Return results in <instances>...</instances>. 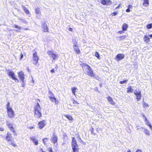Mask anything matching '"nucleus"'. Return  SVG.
Instances as JSON below:
<instances>
[{"label":"nucleus","mask_w":152,"mask_h":152,"mask_svg":"<svg viewBox=\"0 0 152 152\" xmlns=\"http://www.w3.org/2000/svg\"><path fill=\"white\" fill-rule=\"evenodd\" d=\"M80 65L82 67L83 71L85 74L91 77L94 76L91 68L88 65L85 63H82L80 64Z\"/></svg>","instance_id":"1"},{"label":"nucleus","mask_w":152,"mask_h":152,"mask_svg":"<svg viewBox=\"0 0 152 152\" xmlns=\"http://www.w3.org/2000/svg\"><path fill=\"white\" fill-rule=\"evenodd\" d=\"M41 108L39 104L37 102L34 107V114L35 117L40 118L42 116L41 110Z\"/></svg>","instance_id":"2"},{"label":"nucleus","mask_w":152,"mask_h":152,"mask_svg":"<svg viewBox=\"0 0 152 152\" xmlns=\"http://www.w3.org/2000/svg\"><path fill=\"white\" fill-rule=\"evenodd\" d=\"M10 104L9 102H7L6 108L7 110V115L10 118H12L15 115V113L12 109L10 107Z\"/></svg>","instance_id":"3"},{"label":"nucleus","mask_w":152,"mask_h":152,"mask_svg":"<svg viewBox=\"0 0 152 152\" xmlns=\"http://www.w3.org/2000/svg\"><path fill=\"white\" fill-rule=\"evenodd\" d=\"M5 139L8 142H11L10 144L14 147L17 146L16 144L13 141L11 133L10 132H7L5 136Z\"/></svg>","instance_id":"4"},{"label":"nucleus","mask_w":152,"mask_h":152,"mask_svg":"<svg viewBox=\"0 0 152 152\" xmlns=\"http://www.w3.org/2000/svg\"><path fill=\"white\" fill-rule=\"evenodd\" d=\"M71 146L72 149V152H79L78 145L75 138L74 137H72Z\"/></svg>","instance_id":"5"},{"label":"nucleus","mask_w":152,"mask_h":152,"mask_svg":"<svg viewBox=\"0 0 152 152\" xmlns=\"http://www.w3.org/2000/svg\"><path fill=\"white\" fill-rule=\"evenodd\" d=\"M48 93L49 95V98L50 100L52 102H54L56 104H58L59 103V101L55 97L52 92L51 91H49Z\"/></svg>","instance_id":"6"},{"label":"nucleus","mask_w":152,"mask_h":152,"mask_svg":"<svg viewBox=\"0 0 152 152\" xmlns=\"http://www.w3.org/2000/svg\"><path fill=\"white\" fill-rule=\"evenodd\" d=\"M73 48L76 54H79L81 53V51L78 48L77 42L76 41L74 42Z\"/></svg>","instance_id":"7"},{"label":"nucleus","mask_w":152,"mask_h":152,"mask_svg":"<svg viewBox=\"0 0 152 152\" xmlns=\"http://www.w3.org/2000/svg\"><path fill=\"white\" fill-rule=\"evenodd\" d=\"M6 124L10 131L13 132L14 134L15 135H17V134L16 132V131L15 130L12 124L8 121H7Z\"/></svg>","instance_id":"8"},{"label":"nucleus","mask_w":152,"mask_h":152,"mask_svg":"<svg viewBox=\"0 0 152 152\" xmlns=\"http://www.w3.org/2000/svg\"><path fill=\"white\" fill-rule=\"evenodd\" d=\"M48 55L51 57L53 60H57L58 58V56L57 54L53 53L52 51L48 50L47 52Z\"/></svg>","instance_id":"9"},{"label":"nucleus","mask_w":152,"mask_h":152,"mask_svg":"<svg viewBox=\"0 0 152 152\" xmlns=\"http://www.w3.org/2000/svg\"><path fill=\"white\" fill-rule=\"evenodd\" d=\"M39 58L36 52H35L33 54L32 61L33 64H37L38 62Z\"/></svg>","instance_id":"10"},{"label":"nucleus","mask_w":152,"mask_h":152,"mask_svg":"<svg viewBox=\"0 0 152 152\" xmlns=\"http://www.w3.org/2000/svg\"><path fill=\"white\" fill-rule=\"evenodd\" d=\"M7 75L11 77L12 79L14 80L15 82L17 83L19 82V80L16 77V76L14 72L11 71H10L8 72Z\"/></svg>","instance_id":"11"},{"label":"nucleus","mask_w":152,"mask_h":152,"mask_svg":"<svg viewBox=\"0 0 152 152\" xmlns=\"http://www.w3.org/2000/svg\"><path fill=\"white\" fill-rule=\"evenodd\" d=\"M134 94L136 96L137 101H139L141 97V91L139 90H135L134 91Z\"/></svg>","instance_id":"12"},{"label":"nucleus","mask_w":152,"mask_h":152,"mask_svg":"<svg viewBox=\"0 0 152 152\" xmlns=\"http://www.w3.org/2000/svg\"><path fill=\"white\" fill-rule=\"evenodd\" d=\"M38 125L40 129H42L46 125L45 121V120H42L39 121L38 122Z\"/></svg>","instance_id":"13"},{"label":"nucleus","mask_w":152,"mask_h":152,"mask_svg":"<svg viewBox=\"0 0 152 152\" xmlns=\"http://www.w3.org/2000/svg\"><path fill=\"white\" fill-rule=\"evenodd\" d=\"M18 75L19 79L24 83L25 79V75L24 73L22 71H20L18 72Z\"/></svg>","instance_id":"14"},{"label":"nucleus","mask_w":152,"mask_h":152,"mask_svg":"<svg viewBox=\"0 0 152 152\" xmlns=\"http://www.w3.org/2000/svg\"><path fill=\"white\" fill-rule=\"evenodd\" d=\"M51 142L54 144H55L57 143L58 142V137L54 133L53 134V136L51 137Z\"/></svg>","instance_id":"15"},{"label":"nucleus","mask_w":152,"mask_h":152,"mask_svg":"<svg viewBox=\"0 0 152 152\" xmlns=\"http://www.w3.org/2000/svg\"><path fill=\"white\" fill-rule=\"evenodd\" d=\"M101 3L103 5H109L112 4V2L109 0H101Z\"/></svg>","instance_id":"16"},{"label":"nucleus","mask_w":152,"mask_h":152,"mask_svg":"<svg viewBox=\"0 0 152 152\" xmlns=\"http://www.w3.org/2000/svg\"><path fill=\"white\" fill-rule=\"evenodd\" d=\"M124 57V55L123 54H118L116 56L115 59L117 61H120Z\"/></svg>","instance_id":"17"},{"label":"nucleus","mask_w":152,"mask_h":152,"mask_svg":"<svg viewBox=\"0 0 152 152\" xmlns=\"http://www.w3.org/2000/svg\"><path fill=\"white\" fill-rule=\"evenodd\" d=\"M42 27L44 32H48V27L47 26V25L45 22H44L42 23Z\"/></svg>","instance_id":"18"},{"label":"nucleus","mask_w":152,"mask_h":152,"mask_svg":"<svg viewBox=\"0 0 152 152\" xmlns=\"http://www.w3.org/2000/svg\"><path fill=\"white\" fill-rule=\"evenodd\" d=\"M107 99L110 102V103L112 105H114L115 104V102L113 100L111 97L110 96H109L107 98Z\"/></svg>","instance_id":"19"},{"label":"nucleus","mask_w":152,"mask_h":152,"mask_svg":"<svg viewBox=\"0 0 152 152\" xmlns=\"http://www.w3.org/2000/svg\"><path fill=\"white\" fill-rule=\"evenodd\" d=\"M30 140H32L34 143V144L35 145H37L38 144V141L36 140V139L33 137H31L30 138Z\"/></svg>","instance_id":"20"},{"label":"nucleus","mask_w":152,"mask_h":152,"mask_svg":"<svg viewBox=\"0 0 152 152\" xmlns=\"http://www.w3.org/2000/svg\"><path fill=\"white\" fill-rule=\"evenodd\" d=\"M77 90V88L76 87H73L71 88V90L72 93L73 95L76 96V92Z\"/></svg>","instance_id":"21"},{"label":"nucleus","mask_w":152,"mask_h":152,"mask_svg":"<svg viewBox=\"0 0 152 152\" xmlns=\"http://www.w3.org/2000/svg\"><path fill=\"white\" fill-rule=\"evenodd\" d=\"M145 121L146 124L149 127L150 129L151 130L152 129V126L150 124L149 121L147 119V120H145Z\"/></svg>","instance_id":"22"},{"label":"nucleus","mask_w":152,"mask_h":152,"mask_svg":"<svg viewBox=\"0 0 152 152\" xmlns=\"http://www.w3.org/2000/svg\"><path fill=\"white\" fill-rule=\"evenodd\" d=\"M133 91V90L132 89L131 86H129L127 88V92L128 93H132Z\"/></svg>","instance_id":"23"},{"label":"nucleus","mask_w":152,"mask_h":152,"mask_svg":"<svg viewBox=\"0 0 152 152\" xmlns=\"http://www.w3.org/2000/svg\"><path fill=\"white\" fill-rule=\"evenodd\" d=\"M127 37V36L126 35H124L121 36H119L117 37V38H119V40L121 41V40H123L124 39H125Z\"/></svg>","instance_id":"24"},{"label":"nucleus","mask_w":152,"mask_h":152,"mask_svg":"<svg viewBox=\"0 0 152 152\" xmlns=\"http://www.w3.org/2000/svg\"><path fill=\"white\" fill-rule=\"evenodd\" d=\"M128 28V25L126 24H123L122 26V29L123 31H125Z\"/></svg>","instance_id":"25"},{"label":"nucleus","mask_w":152,"mask_h":152,"mask_svg":"<svg viewBox=\"0 0 152 152\" xmlns=\"http://www.w3.org/2000/svg\"><path fill=\"white\" fill-rule=\"evenodd\" d=\"M140 129H143L144 130V132L147 135H149L150 134L149 131L148 129H145L144 128L141 127Z\"/></svg>","instance_id":"26"},{"label":"nucleus","mask_w":152,"mask_h":152,"mask_svg":"<svg viewBox=\"0 0 152 152\" xmlns=\"http://www.w3.org/2000/svg\"><path fill=\"white\" fill-rule=\"evenodd\" d=\"M72 100V102L73 106H76L77 105L79 104V103L77 101L75 100L74 99H73Z\"/></svg>","instance_id":"27"},{"label":"nucleus","mask_w":152,"mask_h":152,"mask_svg":"<svg viewBox=\"0 0 152 152\" xmlns=\"http://www.w3.org/2000/svg\"><path fill=\"white\" fill-rule=\"evenodd\" d=\"M23 8L26 13L27 14H29L30 13L29 10L25 7L23 6Z\"/></svg>","instance_id":"28"},{"label":"nucleus","mask_w":152,"mask_h":152,"mask_svg":"<svg viewBox=\"0 0 152 152\" xmlns=\"http://www.w3.org/2000/svg\"><path fill=\"white\" fill-rule=\"evenodd\" d=\"M35 12L37 14H38L41 13L40 9L39 7H37L35 9Z\"/></svg>","instance_id":"29"},{"label":"nucleus","mask_w":152,"mask_h":152,"mask_svg":"<svg viewBox=\"0 0 152 152\" xmlns=\"http://www.w3.org/2000/svg\"><path fill=\"white\" fill-rule=\"evenodd\" d=\"M148 0H144V2L143 4V5L145 7H147L148 6Z\"/></svg>","instance_id":"30"},{"label":"nucleus","mask_w":152,"mask_h":152,"mask_svg":"<svg viewBox=\"0 0 152 152\" xmlns=\"http://www.w3.org/2000/svg\"><path fill=\"white\" fill-rule=\"evenodd\" d=\"M64 116L69 120L72 121L73 120V118L70 115H65Z\"/></svg>","instance_id":"31"},{"label":"nucleus","mask_w":152,"mask_h":152,"mask_svg":"<svg viewBox=\"0 0 152 152\" xmlns=\"http://www.w3.org/2000/svg\"><path fill=\"white\" fill-rule=\"evenodd\" d=\"M144 39L145 41L147 43H148V42L150 41V38L148 37L147 36H145L144 37Z\"/></svg>","instance_id":"32"},{"label":"nucleus","mask_w":152,"mask_h":152,"mask_svg":"<svg viewBox=\"0 0 152 152\" xmlns=\"http://www.w3.org/2000/svg\"><path fill=\"white\" fill-rule=\"evenodd\" d=\"M48 139L47 138H45L42 140V141L45 145H46L48 141Z\"/></svg>","instance_id":"33"},{"label":"nucleus","mask_w":152,"mask_h":152,"mask_svg":"<svg viewBox=\"0 0 152 152\" xmlns=\"http://www.w3.org/2000/svg\"><path fill=\"white\" fill-rule=\"evenodd\" d=\"M147 28L148 29H150L152 28V23L147 24L146 26Z\"/></svg>","instance_id":"34"},{"label":"nucleus","mask_w":152,"mask_h":152,"mask_svg":"<svg viewBox=\"0 0 152 152\" xmlns=\"http://www.w3.org/2000/svg\"><path fill=\"white\" fill-rule=\"evenodd\" d=\"M14 27L15 28H18L19 30H20L21 29V27L20 26H18V25H15L14 26Z\"/></svg>","instance_id":"35"},{"label":"nucleus","mask_w":152,"mask_h":152,"mask_svg":"<svg viewBox=\"0 0 152 152\" xmlns=\"http://www.w3.org/2000/svg\"><path fill=\"white\" fill-rule=\"evenodd\" d=\"M96 57H97L98 59H100V56L98 52H96Z\"/></svg>","instance_id":"36"},{"label":"nucleus","mask_w":152,"mask_h":152,"mask_svg":"<svg viewBox=\"0 0 152 152\" xmlns=\"http://www.w3.org/2000/svg\"><path fill=\"white\" fill-rule=\"evenodd\" d=\"M127 81L128 80H125L123 81H121L120 82V83L121 84H123L125 83H126Z\"/></svg>","instance_id":"37"},{"label":"nucleus","mask_w":152,"mask_h":152,"mask_svg":"<svg viewBox=\"0 0 152 152\" xmlns=\"http://www.w3.org/2000/svg\"><path fill=\"white\" fill-rule=\"evenodd\" d=\"M48 150L49 152H54V151L52 150V148L51 147L49 148Z\"/></svg>","instance_id":"38"},{"label":"nucleus","mask_w":152,"mask_h":152,"mask_svg":"<svg viewBox=\"0 0 152 152\" xmlns=\"http://www.w3.org/2000/svg\"><path fill=\"white\" fill-rule=\"evenodd\" d=\"M141 115L143 118L145 119V120H147V118L144 114L143 113H142Z\"/></svg>","instance_id":"39"},{"label":"nucleus","mask_w":152,"mask_h":152,"mask_svg":"<svg viewBox=\"0 0 152 152\" xmlns=\"http://www.w3.org/2000/svg\"><path fill=\"white\" fill-rule=\"evenodd\" d=\"M23 54L22 53H21L20 54V60L23 57Z\"/></svg>","instance_id":"40"},{"label":"nucleus","mask_w":152,"mask_h":152,"mask_svg":"<svg viewBox=\"0 0 152 152\" xmlns=\"http://www.w3.org/2000/svg\"><path fill=\"white\" fill-rule=\"evenodd\" d=\"M143 104H144V107H148V104L146 103H143Z\"/></svg>","instance_id":"41"},{"label":"nucleus","mask_w":152,"mask_h":152,"mask_svg":"<svg viewBox=\"0 0 152 152\" xmlns=\"http://www.w3.org/2000/svg\"><path fill=\"white\" fill-rule=\"evenodd\" d=\"M117 13V12H114L113 13H112V15L113 16H115L116 15Z\"/></svg>","instance_id":"42"},{"label":"nucleus","mask_w":152,"mask_h":152,"mask_svg":"<svg viewBox=\"0 0 152 152\" xmlns=\"http://www.w3.org/2000/svg\"><path fill=\"white\" fill-rule=\"evenodd\" d=\"M63 138L65 139L66 138H68V136L66 134H64L63 136Z\"/></svg>","instance_id":"43"},{"label":"nucleus","mask_w":152,"mask_h":152,"mask_svg":"<svg viewBox=\"0 0 152 152\" xmlns=\"http://www.w3.org/2000/svg\"><path fill=\"white\" fill-rule=\"evenodd\" d=\"M34 128L35 127L34 126H30L28 127V128L30 129H34Z\"/></svg>","instance_id":"44"},{"label":"nucleus","mask_w":152,"mask_h":152,"mask_svg":"<svg viewBox=\"0 0 152 152\" xmlns=\"http://www.w3.org/2000/svg\"><path fill=\"white\" fill-rule=\"evenodd\" d=\"M76 135L77 136L78 138H79L80 140L81 139V138L80 137V136L78 133L77 134H76Z\"/></svg>","instance_id":"45"},{"label":"nucleus","mask_w":152,"mask_h":152,"mask_svg":"<svg viewBox=\"0 0 152 152\" xmlns=\"http://www.w3.org/2000/svg\"><path fill=\"white\" fill-rule=\"evenodd\" d=\"M4 130V129L3 127H0V131H3Z\"/></svg>","instance_id":"46"},{"label":"nucleus","mask_w":152,"mask_h":152,"mask_svg":"<svg viewBox=\"0 0 152 152\" xmlns=\"http://www.w3.org/2000/svg\"><path fill=\"white\" fill-rule=\"evenodd\" d=\"M50 72L51 73H54L55 72V70L53 69H52L51 70Z\"/></svg>","instance_id":"47"},{"label":"nucleus","mask_w":152,"mask_h":152,"mask_svg":"<svg viewBox=\"0 0 152 152\" xmlns=\"http://www.w3.org/2000/svg\"><path fill=\"white\" fill-rule=\"evenodd\" d=\"M136 152H142V150L140 149H138Z\"/></svg>","instance_id":"48"},{"label":"nucleus","mask_w":152,"mask_h":152,"mask_svg":"<svg viewBox=\"0 0 152 152\" xmlns=\"http://www.w3.org/2000/svg\"><path fill=\"white\" fill-rule=\"evenodd\" d=\"M130 9L128 8L126 10V11L127 12H130Z\"/></svg>","instance_id":"49"},{"label":"nucleus","mask_w":152,"mask_h":152,"mask_svg":"<svg viewBox=\"0 0 152 152\" xmlns=\"http://www.w3.org/2000/svg\"><path fill=\"white\" fill-rule=\"evenodd\" d=\"M132 5H128V8H129V9L130 8H132Z\"/></svg>","instance_id":"50"},{"label":"nucleus","mask_w":152,"mask_h":152,"mask_svg":"<svg viewBox=\"0 0 152 152\" xmlns=\"http://www.w3.org/2000/svg\"><path fill=\"white\" fill-rule=\"evenodd\" d=\"M69 31H72H72H73V29H72V28H69Z\"/></svg>","instance_id":"51"},{"label":"nucleus","mask_w":152,"mask_h":152,"mask_svg":"<svg viewBox=\"0 0 152 152\" xmlns=\"http://www.w3.org/2000/svg\"><path fill=\"white\" fill-rule=\"evenodd\" d=\"M120 6V5H119L118 7H116L115 9L116 10V9H118L119 7Z\"/></svg>","instance_id":"52"},{"label":"nucleus","mask_w":152,"mask_h":152,"mask_svg":"<svg viewBox=\"0 0 152 152\" xmlns=\"http://www.w3.org/2000/svg\"><path fill=\"white\" fill-rule=\"evenodd\" d=\"M139 126H136V128H137V130H138L140 128L139 127Z\"/></svg>","instance_id":"53"},{"label":"nucleus","mask_w":152,"mask_h":152,"mask_svg":"<svg viewBox=\"0 0 152 152\" xmlns=\"http://www.w3.org/2000/svg\"><path fill=\"white\" fill-rule=\"evenodd\" d=\"M123 32V31H118V33L121 34Z\"/></svg>","instance_id":"54"},{"label":"nucleus","mask_w":152,"mask_h":152,"mask_svg":"<svg viewBox=\"0 0 152 152\" xmlns=\"http://www.w3.org/2000/svg\"><path fill=\"white\" fill-rule=\"evenodd\" d=\"M40 150L42 151V152H46V151H43V149L42 148H41L40 149Z\"/></svg>","instance_id":"55"},{"label":"nucleus","mask_w":152,"mask_h":152,"mask_svg":"<svg viewBox=\"0 0 152 152\" xmlns=\"http://www.w3.org/2000/svg\"><path fill=\"white\" fill-rule=\"evenodd\" d=\"M148 36L152 38V34L148 35Z\"/></svg>","instance_id":"56"},{"label":"nucleus","mask_w":152,"mask_h":152,"mask_svg":"<svg viewBox=\"0 0 152 152\" xmlns=\"http://www.w3.org/2000/svg\"><path fill=\"white\" fill-rule=\"evenodd\" d=\"M23 29L25 30H28V28H24Z\"/></svg>","instance_id":"57"},{"label":"nucleus","mask_w":152,"mask_h":152,"mask_svg":"<svg viewBox=\"0 0 152 152\" xmlns=\"http://www.w3.org/2000/svg\"><path fill=\"white\" fill-rule=\"evenodd\" d=\"M94 129L92 128V129L91 132L92 133L93 132H94Z\"/></svg>","instance_id":"58"},{"label":"nucleus","mask_w":152,"mask_h":152,"mask_svg":"<svg viewBox=\"0 0 152 152\" xmlns=\"http://www.w3.org/2000/svg\"><path fill=\"white\" fill-rule=\"evenodd\" d=\"M127 152H131L130 150H129V151H127Z\"/></svg>","instance_id":"59"},{"label":"nucleus","mask_w":152,"mask_h":152,"mask_svg":"<svg viewBox=\"0 0 152 152\" xmlns=\"http://www.w3.org/2000/svg\"><path fill=\"white\" fill-rule=\"evenodd\" d=\"M37 101H39V102H40V100H39V99H37Z\"/></svg>","instance_id":"60"},{"label":"nucleus","mask_w":152,"mask_h":152,"mask_svg":"<svg viewBox=\"0 0 152 152\" xmlns=\"http://www.w3.org/2000/svg\"><path fill=\"white\" fill-rule=\"evenodd\" d=\"M102 86V85H101V84H100V87H101Z\"/></svg>","instance_id":"61"},{"label":"nucleus","mask_w":152,"mask_h":152,"mask_svg":"<svg viewBox=\"0 0 152 152\" xmlns=\"http://www.w3.org/2000/svg\"><path fill=\"white\" fill-rule=\"evenodd\" d=\"M24 85H23V87H24Z\"/></svg>","instance_id":"62"},{"label":"nucleus","mask_w":152,"mask_h":152,"mask_svg":"<svg viewBox=\"0 0 152 152\" xmlns=\"http://www.w3.org/2000/svg\"><path fill=\"white\" fill-rule=\"evenodd\" d=\"M55 68L57 69V66Z\"/></svg>","instance_id":"63"},{"label":"nucleus","mask_w":152,"mask_h":152,"mask_svg":"<svg viewBox=\"0 0 152 152\" xmlns=\"http://www.w3.org/2000/svg\"><path fill=\"white\" fill-rule=\"evenodd\" d=\"M96 88H96V89H95V90H96Z\"/></svg>","instance_id":"64"}]
</instances>
